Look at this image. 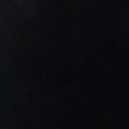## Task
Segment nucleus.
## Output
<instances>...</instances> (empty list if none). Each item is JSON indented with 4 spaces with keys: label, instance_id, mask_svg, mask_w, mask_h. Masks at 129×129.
I'll return each instance as SVG.
<instances>
[{
    "label": "nucleus",
    "instance_id": "1",
    "mask_svg": "<svg viewBox=\"0 0 129 129\" xmlns=\"http://www.w3.org/2000/svg\"><path fill=\"white\" fill-rule=\"evenodd\" d=\"M126 34H129L128 32H127L126 33Z\"/></svg>",
    "mask_w": 129,
    "mask_h": 129
}]
</instances>
